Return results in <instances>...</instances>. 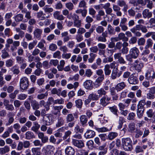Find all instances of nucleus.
I'll return each instance as SVG.
<instances>
[{"mask_svg":"<svg viewBox=\"0 0 155 155\" xmlns=\"http://www.w3.org/2000/svg\"><path fill=\"white\" fill-rule=\"evenodd\" d=\"M122 145L125 150H131L132 141L130 138L129 137L123 138L122 139Z\"/></svg>","mask_w":155,"mask_h":155,"instance_id":"nucleus-1","label":"nucleus"},{"mask_svg":"<svg viewBox=\"0 0 155 155\" xmlns=\"http://www.w3.org/2000/svg\"><path fill=\"white\" fill-rule=\"evenodd\" d=\"M84 130V128L80 127L78 125H76L74 129V131L75 134L73 135V137L79 139H81L82 138L81 134L83 132Z\"/></svg>","mask_w":155,"mask_h":155,"instance_id":"nucleus-2","label":"nucleus"},{"mask_svg":"<svg viewBox=\"0 0 155 155\" xmlns=\"http://www.w3.org/2000/svg\"><path fill=\"white\" fill-rule=\"evenodd\" d=\"M29 84L28 78L26 77L21 78L20 81V87L22 90L28 89Z\"/></svg>","mask_w":155,"mask_h":155,"instance_id":"nucleus-3","label":"nucleus"},{"mask_svg":"<svg viewBox=\"0 0 155 155\" xmlns=\"http://www.w3.org/2000/svg\"><path fill=\"white\" fill-rule=\"evenodd\" d=\"M16 62L19 64H20V68L21 69H24L27 66L26 63V59L22 57L17 56L16 57Z\"/></svg>","mask_w":155,"mask_h":155,"instance_id":"nucleus-4","label":"nucleus"},{"mask_svg":"<svg viewBox=\"0 0 155 155\" xmlns=\"http://www.w3.org/2000/svg\"><path fill=\"white\" fill-rule=\"evenodd\" d=\"M143 66V63L139 60L137 59L134 61V67L135 70L138 72H140Z\"/></svg>","mask_w":155,"mask_h":155,"instance_id":"nucleus-5","label":"nucleus"},{"mask_svg":"<svg viewBox=\"0 0 155 155\" xmlns=\"http://www.w3.org/2000/svg\"><path fill=\"white\" fill-rule=\"evenodd\" d=\"M9 42V44H12L10 46V50L12 52L16 51L17 49V47H19L20 45V42L19 41H14L12 38H10Z\"/></svg>","mask_w":155,"mask_h":155,"instance_id":"nucleus-6","label":"nucleus"},{"mask_svg":"<svg viewBox=\"0 0 155 155\" xmlns=\"http://www.w3.org/2000/svg\"><path fill=\"white\" fill-rule=\"evenodd\" d=\"M129 53L134 58V59L137 58L139 56L140 51L139 49L136 47H134L131 48L129 51Z\"/></svg>","mask_w":155,"mask_h":155,"instance_id":"nucleus-7","label":"nucleus"},{"mask_svg":"<svg viewBox=\"0 0 155 155\" xmlns=\"http://www.w3.org/2000/svg\"><path fill=\"white\" fill-rule=\"evenodd\" d=\"M121 75V72H118V69L117 67L113 69L112 71L110 78L113 80L116 79L117 78L119 77Z\"/></svg>","mask_w":155,"mask_h":155,"instance_id":"nucleus-8","label":"nucleus"},{"mask_svg":"<svg viewBox=\"0 0 155 155\" xmlns=\"http://www.w3.org/2000/svg\"><path fill=\"white\" fill-rule=\"evenodd\" d=\"M110 91L112 100L113 101H117L119 98V96L118 94H117L114 87H113L110 88Z\"/></svg>","mask_w":155,"mask_h":155,"instance_id":"nucleus-9","label":"nucleus"},{"mask_svg":"<svg viewBox=\"0 0 155 155\" xmlns=\"http://www.w3.org/2000/svg\"><path fill=\"white\" fill-rule=\"evenodd\" d=\"M74 117L76 118H78V115L77 114H74V115L71 113L68 114L66 117V122L68 123L73 121L74 120Z\"/></svg>","mask_w":155,"mask_h":155,"instance_id":"nucleus-10","label":"nucleus"},{"mask_svg":"<svg viewBox=\"0 0 155 155\" xmlns=\"http://www.w3.org/2000/svg\"><path fill=\"white\" fill-rule=\"evenodd\" d=\"M42 32V30L41 29L39 28H35L33 32L34 37L38 40H40Z\"/></svg>","mask_w":155,"mask_h":155,"instance_id":"nucleus-11","label":"nucleus"},{"mask_svg":"<svg viewBox=\"0 0 155 155\" xmlns=\"http://www.w3.org/2000/svg\"><path fill=\"white\" fill-rule=\"evenodd\" d=\"M148 147L147 145H143L142 146L140 145H137L135 147V151L137 153H143L144 150H146Z\"/></svg>","mask_w":155,"mask_h":155,"instance_id":"nucleus-12","label":"nucleus"},{"mask_svg":"<svg viewBox=\"0 0 155 155\" xmlns=\"http://www.w3.org/2000/svg\"><path fill=\"white\" fill-rule=\"evenodd\" d=\"M108 34L106 31L102 33L101 35L97 38V40L98 41L106 42L107 41L106 38L107 37Z\"/></svg>","mask_w":155,"mask_h":155,"instance_id":"nucleus-13","label":"nucleus"},{"mask_svg":"<svg viewBox=\"0 0 155 155\" xmlns=\"http://www.w3.org/2000/svg\"><path fill=\"white\" fill-rule=\"evenodd\" d=\"M72 143L75 146L81 148L84 146V144L83 141L82 140H78L76 139H73Z\"/></svg>","mask_w":155,"mask_h":155,"instance_id":"nucleus-14","label":"nucleus"},{"mask_svg":"<svg viewBox=\"0 0 155 155\" xmlns=\"http://www.w3.org/2000/svg\"><path fill=\"white\" fill-rule=\"evenodd\" d=\"M92 82L91 80H87L84 83L83 86L86 89L91 90L93 88Z\"/></svg>","mask_w":155,"mask_h":155,"instance_id":"nucleus-15","label":"nucleus"},{"mask_svg":"<svg viewBox=\"0 0 155 155\" xmlns=\"http://www.w3.org/2000/svg\"><path fill=\"white\" fill-rule=\"evenodd\" d=\"M117 5L120 7H123V10L124 12L127 11L128 9V5L126 2L123 0H120L117 1Z\"/></svg>","mask_w":155,"mask_h":155,"instance_id":"nucleus-16","label":"nucleus"},{"mask_svg":"<svg viewBox=\"0 0 155 155\" xmlns=\"http://www.w3.org/2000/svg\"><path fill=\"white\" fill-rule=\"evenodd\" d=\"M128 81L130 84H137L139 82L137 78L134 76L133 74L130 75L128 78Z\"/></svg>","mask_w":155,"mask_h":155,"instance_id":"nucleus-17","label":"nucleus"},{"mask_svg":"<svg viewBox=\"0 0 155 155\" xmlns=\"http://www.w3.org/2000/svg\"><path fill=\"white\" fill-rule=\"evenodd\" d=\"M95 135L94 131L91 130H87L85 133L84 137L86 139L93 138Z\"/></svg>","mask_w":155,"mask_h":155,"instance_id":"nucleus-18","label":"nucleus"},{"mask_svg":"<svg viewBox=\"0 0 155 155\" xmlns=\"http://www.w3.org/2000/svg\"><path fill=\"white\" fill-rule=\"evenodd\" d=\"M143 17L144 18H149L152 17V12H150L148 9L144 10L142 12Z\"/></svg>","mask_w":155,"mask_h":155,"instance_id":"nucleus-19","label":"nucleus"},{"mask_svg":"<svg viewBox=\"0 0 155 155\" xmlns=\"http://www.w3.org/2000/svg\"><path fill=\"white\" fill-rule=\"evenodd\" d=\"M145 78L146 80L152 81L155 78V76H153L152 71H148L145 74Z\"/></svg>","mask_w":155,"mask_h":155,"instance_id":"nucleus-20","label":"nucleus"},{"mask_svg":"<svg viewBox=\"0 0 155 155\" xmlns=\"http://www.w3.org/2000/svg\"><path fill=\"white\" fill-rule=\"evenodd\" d=\"M62 105L59 106H53L52 110V113L54 115H57L60 113V110L63 108Z\"/></svg>","mask_w":155,"mask_h":155,"instance_id":"nucleus-21","label":"nucleus"},{"mask_svg":"<svg viewBox=\"0 0 155 155\" xmlns=\"http://www.w3.org/2000/svg\"><path fill=\"white\" fill-rule=\"evenodd\" d=\"M45 152H48L50 155H52L55 150L54 147L51 145H48L43 148Z\"/></svg>","mask_w":155,"mask_h":155,"instance_id":"nucleus-22","label":"nucleus"},{"mask_svg":"<svg viewBox=\"0 0 155 155\" xmlns=\"http://www.w3.org/2000/svg\"><path fill=\"white\" fill-rule=\"evenodd\" d=\"M53 16L55 19L58 20H63L65 17L62 14H60V12L58 11L55 12L53 14Z\"/></svg>","mask_w":155,"mask_h":155,"instance_id":"nucleus-23","label":"nucleus"},{"mask_svg":"<svg viewBox=\"0 0 155 155\" xmlns=\"http://www.w3.org/2000/svg\"><path fill=\"white\" fill-rule=\"evenodd\" d=\"M118 5H113V9L114 11L116 12L117 16H121L122 15L121 12L120 11V8Z\"/></svg>","mask_w":155,"mask_h":155,"instance_id":"nucleus-24","label":"nucleus"},{"mask_svg":"<svg viewBox=\"0 0 155 155\" xmlns=\"http://www.w3.org/2000/svg\"><path fill=\"white\" fill-rule=\"evenodd\" d=\"M67 155H74L75 151L74 148L71 146L67 147L65 150Z\"/></svg>","mask_w":155,"mask_h":155,"instance_id":"nucleus-25","label":"nucleus"},{"mask_svg":"<svg viewBox=\"0 0 155 155\" xmlns=\"http://www.w3.org/2000/svg\"><path fill=\"white\" fill-rule=\"evenodd\" d=\"M61 37L63 38V41L64 42H66L68 41L71 39L70 36L68 35V31H64L61 33Z\"/></svg>","mask_w":155,"mask_h":155,"instance_id":"nucleus-26","label":"nucleus"},{"mask_svg":"<svg viewBox=\"0 0 155 155\" xmlns=\"http://www.w3.org/2000/svg\"><path fill=\"white\" fill-rule=\"evenodd\" d=\"M126 85L124 82L118 84L115 86L114 89L115 90H117V92L120 91L126 86Z\"/></svg>","mask_w":155,"mask_h":155,"instance_id":"nucleus-27","label":"nucleus"},{"mask_svg":"<svg viewBox=\"0 0 155 155\" xmlns=\"http://www.w3.org/2000/svg\"><path fill=\"white\" fill-rule=\"evenodd\" d=\"M80 122L83 127H84L87 124L88 119L86 116L85 115H82L80 117Z\"/></svg>","mask_w":155,"mask_h":155,"instance_id":"nucleus-28","label":"nucleus"},{"mask_svg":"<svg viewBox=\"0 0 155 155\" xmlns=\"http://www.w3.org/2000/svg\"><path fill=\"white\" fill-rule=\"evenodd\" d=\"M14 18L15 21L17 22L22 21L23 22L24 15L22 14H18L14 17Z\"/></svg>","mask_w":155,"mask_h":155,"instance_id":"nucleus-29","label":"nucleus"},{"mask_svg":"<svg viewBox=\"0 0 155 155\" xmlns=\"http://www.w3.org/2000/svg\"><path fill=\"white\" fill-rule=\"evenodd\" d=\"M25 138L28 140L35 138V136L34 134L32 132L28 131L25 134Z\"/></svg>","mask_w":155,"mask_h":155,"instance_id":"nucleus-30","label":"nucleus"},{"mask_svg":"<svg viewBox=\"0 0 155 155\" xmlns=\"http://www.w3.org/2000/svg\"><path fill=\"white\" fill-rule=\"evenodd\" d=\"M64 120L62 117H59L58 119V122L56 124V127H59L63 126L64 124Z\"/></svg>","mask_w":155,"mask_h":155,"instance_id":"nucleus-31","label":"nucleus"},{"mask_svg":"<svg viewBox=\"0 0 155 155\" xmlns=\"http://www.w3.org/2000/svg\"><path fill=\"white\" fill-rule=\"evenodd\" d=\"M118 134L116 132H110L107 135V139L110 140H112L117 136Z\"/></svg>","mask_w":155,"mask_h":155,"instance_id":"nucleus-32","label":"nucleus"},{"mask_svg":"<svg viewBox=\"0 0 155 155\" xmlns=\"http://www.w3.org/2000/svg\"><path fill=\"white\" fill-rule=\"evenodd\" d=\"M109 109L111 112L117 117H118V110L117 106L114 105L112 107H109Z\"/></svg>","mask_w":155,"mask_h":155,"instance_id":"nucleus-33","label":"nucleus"},{"mask_svg":"<svg viewBox=\"0 0 155 155\" xmlns=\"http://www.w3.org/2000/svg\"><path fill=\"white\" fill-rule=\"evenodd\" d=\"M10 150V147L8 146H5L3 147L0 148V154H5L9 152Z\"/></svg>","mask_w":155,"mask_h":155,"instance_id":"nucleus-34","label":"nucleus"},{"mask_svg":"<svg viewBox=\"0 0 155 155\" xmlns=\"http://www.w3.org/2000/svg\"><path fill=\"white\" fill-rule=\"evenodd\" d=\"M146 114L148 117L151 118L155 117V111L151 109L148 110L146 112Z\"/></svg>","mask_w":155,"mask_h":155,"instance_id":"nucleus-35","label":"nucleus"},{"mask_svg":"<svg viewBox=\"0 0 155 155\" xmlns=\"http://www.w3.org/2000/svg\"><path fill=\"white\" fill-rule=\"evenodd\" d=\"M97 93L100 98L103 96H105L107 94V92L104 90L103 88H101L97 91Z\"/></svg>","mask_w":155,"mask_h":155,"instance_id":"nucleus-36","label":"nucleus"},{"mask_svg":"<svg viewBox=\"0 0 155 155\" xmlns=\"http://www.w3.org/2000/svg\"><path fill=\"white\" fill-rule=\"evenodd\" d=\"M50 109L49 106H45L41 110V116L44 118V117L46 115V112L48 111Z\"/></svg>","mask_w":155,"mask_h":155,"instance_id":"nucleus-37","label":"nucleus"},{"mask_svg":"<svg viewBox=\"0 0 155 155\" xmlns=\"http://www.w3.org/2000/svg\"><path fill=\"white\" fill-rule=\"evenodd\" d=\"M11 70L14 74H18L20 72L19 67L17 65H15L12 67L11 68Z\"/></svg>","mask_w":155,"mask_h":155,"instance_id":"nucleus-38","label":"nucleus"},{"mask_svg":"<svg viewBox=\"0 0 155 155\" xmlns=\"http://www.w3.org/2000/svg\"><path fill=\"white\" fill-rule=\"evenodd\" d=\"M89 97L93 101H97L100 98L98 95L96 93H92L89 95Z\"/></svg>","mask_w":155,"mask_h":155,"instance_id":"nucleus-39","label":"nucleus"},{"mask_svg":"<svg viewBox=\"0 0 155 155\" xmlns=\"http://www.w3.org/2000/svg\"><path fill=\"white\" fill-rule=\"evenodd\" d=\"M45 15L43 12L42 11H39L36 13V17L37 18L40 20L45 19L46 18L44 16Z\"/></svg>","mask_w":155,"mask_h":155,"instance_id":"nucleus-40","label":"nucleus"},{"mask_svg":"<svg viewBox=\"0 0 155 155\" xmlns=\"http://www.w3.org/2000/svg\"><path fill=\"white\" fill-rule=\"evenodd\" d=\"M125 122L124 118L122 117H120L119 118L118 121V125L117 126V128L119 129H121L123 126V123Z\"/></svg>","mask_w":155,"mask_h":155,"instance_id":"nucleus-41","label":"nucleus"},{"mask_svg":"<svg viewBox=\"0 0 155 155\" xmlns=\"http://www.w3.org/2000/svg\"><path fill=\"white\" fill-rule=\"evenodd\" d=\"M104 78H102L98 77L95 80L94 85L96 87H98L100 86L101 84V83L104 80Z\"/></svg>","mask_w":155,"mask_h":155,"instance_id":"nucleus-42","label":"nucleus"},{"mask_svg":"<svg viewBox=\"0 0 155 155\" xmlns=\"http://www.w3.org/2000/svg\"><path fill=\"white\" fill-rule=\"evenodd\" d=\"M59 64H58L57 66V68L58 71H62L63 70V68L65 64L64 61L63 60L60 61Z\"/></svg>","mask_w":155,"mask_h":155,"instance_id":"nucleus-43","label":"nucleus"},{"mask_svg":"<svg viewBox=\"0 0 155 155\" xmlns=\"http://www.w3.org/2000/svg\"><path fill=\"white\" fill-rule=\"evenodd\" d=\"M118 37L120 40H122L124 41H127L128 40V38L123 33H120L118 35Z\"/></svg>","mask_w":155,"mask_h":155,"instance_id":"nucleus-44","label":"nucleus"},{"mask_svg":"<svg viewBox=\"0 0 155 155\" xmlns=\"http://www.w3.org/2000/svg\"><path fill=\"white\" fill-rule=\"evenodd\" d=\"M45 43V41L44 40H42L38 43L37 47L43 51H45L46 50V48L44 46V44Z\"/></svg>","mask_w":155,"mask_h":155,"instance_id":"nucleus-45","label":"nucleus"},{"mask_svg":"<svg viewBox=\"0 0 155 155\" xmlns=\"http://www.w3.org/2000/svg\"><path fill=\"white\" fill-rule=\"evenodd\" d=\"M97 150L100 151V152H101L105 153H106L107 151V148L106 147V144L99 146L97 148Z\"/></svg>","mask_w":155,"mask_h":155,"instance_id":"nucleus-46","label":"nucleus"},{"mask_svg":"<svg viewBox=\"0 0 155 155\" xmlns=\"http://www.w3.org/2000/svg\"><path fill=\"white\" fill-rule=\"evenodd\" d=\"M31 106L33 110H38L39 108V104L36 101L33 100L31 101Z\"/></svg>","mask_w":155,"mask_h":155,"instance_id":"nucleus-47","label":"nucleus"},{"mask_svg":"<svg viewBox=\"0 0 155 155\" xmlns=\"http://www.w3.org/2000/svg\"><path fill=\"white\" fill-rule=\"evenodd\" d=\"M104 71L106 75H109L111 72V70L110 69V66L108 64H106L104 66Z\"/></svg>","mask_w":155,"mask_h":155,"instance_id":"nucleus-48","label":"nucleus"},{"mask_svg":"<svg viewBox=\"0 0 155 155\" xmlns=\"http://www.w3.org/2000/svg\"><path fill=\"white\" fill-rule=\"evenodd\" d=\"M44 122L46 125L49 126L52 124L53 122L51 117L49 116H47L45 118Z\"/></svg>","mask_w":155,"mask_h":155,"instance_id":"nucleus-49","label":"nucleus"},{"mask_svg":"<svg viewBox=\"0 0 155 155\" xmlns=\"http://www.w3.org/2000/svg\"><path fill=\"white\" fill-rule=\"evenodd\" d=\"M145 104L144 100H141L139 102L137 105V109H145L144 106Z\"/></svg>","mask_w":155,"mask_h":155,"instance_id":"nucleus-50","label":"nucleus"},{"mask_svg":"<svg viewBox=\"0 0 155 155\" xmlns=\"http://www.w3.org/2000/svg\"><path fill=\"white\" fill-rule=\"evenodd\" d=\"M33 155H41L40 148L38 147L33 148L31 149Z\"/></svg>","mask_w":155,"mask_h":155,"instance_id":"nucleus-51","label":"nucleus"},{"mask_svg":"<svg viewBox=\"0 0 155 155\" xmlns=\"http://www.w3.org/2000/svg\"><path fill=\"white\" fill-rule=\"evenodd\" d=\"M25 17L26 18L24 19L23 20V22H27L28 20L31 18V12L28 11L27 13L25 14Z\"/></svg>","mask_w":155,"mask_h":155,"instance_id":"nucleus-52","label":"nucleus"},{"mask_svg":"<svg viewBox=\"0 0 155 155\" xmlns=\"http://www.w3.org/2000/svg\"><path fill=\"white\" fill-rule=\"evenodd\" d=\"M145 109H137V114L138 118H141L143 117Z\"/></svg>","mask_w":155,"mask_h":155,"instance_id":"nucleus-53","label":"nucleus"},{"mask_svg":"<svg viewBox=\"0 0 155 155\" xmlns=\"http://www.w3.org/2000/svg\"><path fill=\"white\" fill-rule=\"evenodd\" d=\"M108 32L110 35H113L115 34L114 29L110 25L108 24L107 26Z\"/></svg>","mask_w":155,"mask_h":155,"instance_id":"nucleus-54","label":"nucleus"},{"mask_svg":"<svg viewBox=\"0 0 155 155\" xmlns=\"http://www.w3.org/2000/svg\"><path fill=\"white\" fill-rule=\"evenodd\" d=\"M153 40L151 38L147 39L146 41V45L145 46V48H151L153 45Z\"/></svg>","mask_w":155,"mask_h":155,"instance_id":"nucleus-55","label":"nucleus"},{"mask_svg":"<svg viewBox=\"0 0 155 155\" xmlns=\"http://www.w3.org/2000/svg\"><path fill=\"white\" fill-rule=\"evenodd\" d=\"M48 95V93L47 92L45 93H42L38 94L37 96V98L39 100H42L45 99V98H47Z\"/></svg>","mask_w":155,"mask_h":155,"instance_id":"nucleus-56","label":"nucleus"},{"mask_svg":"<svg viewBox=\"0 0 155 155\" xmlns=\"http://www.w3.org/2000/svg\"><path fill=\"white\" fill-rule=\"evenodd\" d=\"M43 9L45 12L46 13H50L52 12L53 9L52 8L50 7L48 5H46L43 8Z\"/></svg>","mask_w":155,"mask_h":155,"instance_id":"nucleus-57","label":"nucleus"},{"mask_svg":"<svg viewBox=\"0 0 155 155\" xmlns=\"http://www.w3.org/2000/svg\"><path fill=\"white\" fill-rule=\"evenodd\" d=\"M89 55L90 58L88 59V61L89 62L92 63L94 60L95 57L97 56V55L94 53H91L89 54Z\"/></svg>","mask_w":155,"mask_h":155,"instance_id":"nucleus-58","label":"nucleus"},{"mask_svg":"<svg viewBox=\"0 0 155 155\" xmlns=\"http://www.w3.org/2000/svg\"><path fill=\"white\" fill-rule=\"evenodd\" d=\"M2 53L1 57L2 58L5 59L9 57V55L8 53L6 51L5 48L2 51Z\"/></svg>","mask_w":155,"mask_h":155,"instance_id":"nucleus-59","label":"nucleus"},{"mask_svg":"<svg viewBox=\"0 0 155 155\" xmlns=\"http://www.w3.org/2000/svg\"><path fill=\"white\" fill-rule=\"evenodd\" d=\"M143 132L140 129H137L135 131V137L138 138L143 135Z\"/></svg>","mask_w":155,"mask_h":155,"instance_id":"nucleus-60","label":"nucleus"},{"mask_svg":"<svg viewBox=\"0 0 155 155\" xmlns=\"http://www.w3.org/2000/svg\"><path fill=\"white\" fill-rule=\"evenodd\" d=\"M130 31L136 37H140L142 35V33L136 30L135 28H131Z\"/></svg>","mask_w":155,"mask_h":155,"instance_id":"nucleus-61","label":"nucleus"},{"mask_svg":"<svg viewBox=\"0 0 155 155\" xmlns=\"http://www.w3.org/2000/svg\"><path fill=\"white\" fill-rule=\"evenodd\" d=\"M76 106L78 108H81L83 104V102L81 99H78L75 101Z\"/></svg>","mask_w":155,"mask_h":155,"instance_id":"nucleus-62","label":"nucleus"},{"mask_svg":"<svg viewBox=\"0 0 155 155\" xmlns=\"http://www.w3.org/2000/svg\"><path fill=\"white\" fill-rule=\"evenodd\" d=\"M150 133V132L148 128L147 127L144 128L143 129V132L142 138H143L146 137L149 135Z\"/></svg>","mask_w":155,"mask_h":155,"instance_id":"nucleus-63","label":"nucleus"},{"mask_svg":"<svg viewBox=\"0 0 155 155\" xmlns=\"http://www.w3.org/2000/svg\"><path fill=\"white\" fill-rule=\"evenodd\" d=\"M130 54L125 55V58L126 60L131 64L133 62V59H134V58Z\"/></svg>","mask_w":155,"mask_h":155,"instance_id":"nucleus-64","label":"nucleus"}]
</instances>
